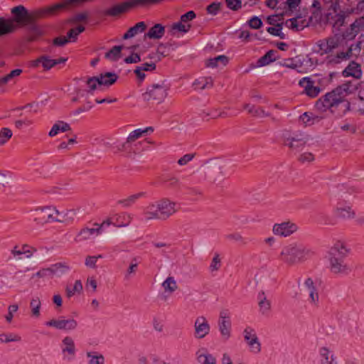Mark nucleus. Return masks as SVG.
<instances>
[{"label":"nucleus","mask_w":364,"mask_h":364,"mask_svg":"<svg viewBox=\"0 0 364 364\" xmlns=\"http://www.w3.org/2000/svg\"><path fill=\"white\" fill-rule=\"evenodd\" d=\"M314 252L306 246L296 242L284 246L278 259L287 266H294L310 259Z\"/></svg>","instance_id":"obj_1"},{"label":"nucleus","mask_w":364,"mask_h":364,"mask_svg":"<svg viewBox=\"0 0 364 364\" xmlns=\"http://www.w3.org/2000/svg\"><path fill=\"white\" fill-rule=\"evenodd\" d=\"M349 87L344 84L326 93L316 102V107L321 111H326L341 105L345 109H349L350 103L345 100Z\"/></svg>","instance_id":"obj_2"},{"label":"nucleus","mask_w":364,"mask_h":364,"mask_svg":"<svg viewBox=\"0 0 364 364\" xmlns=\"http://www.w3.org/2000/svg\"><path fill=\"white\" fill-rule=\"evenodd\" d=\"M149 131L153 132V128L149 127L146 129H137L129 134L126 141L122 144L117 146V151L124 153L125 156L129 159H134L139 154V146L141 142H136V140L143 135L148 133Z\"/></svg>","instance_id":"obj_3"},{"label":"nucleus","mask_w":364,"mask_h":364,"mask_svg":"<svg viewBox=\"0 0 364 364\" xmlns=\"http://www.w3.org/2000/svg\"><path fill=\"white\" fill-rule=\"evenodd\" d=\"M61 215L62 213L55 206L49 205L39 207L34 210L33 221L38 225L57 222L58 216Z\"/></svg>","instance_id":"obj_4"},{"label":"nucleus","mask_w":364,"mask_h":364,"mask_svg":"<svg viewBox=\"0 0 364 364\" xmlns=\"http://www.w3.org/2000/svg\"><path fill=\"white\" fill-rule=\"evenodd\" d=\"M308 141V136L302 132L286 133L284 134V144L292 151L298 152L302 150Z\"/></svg>","instance_id":"obj_5"},{"label":"nucleus","mask_w":364,"mask_h":364,"mask_svg":"<svg viewBox=\"0 0 364 364\" xmlns=\"http://www.w3.org/2000/svg\"><path fill=\"white\" fill-rule=\"evenodd\" d=\"M168 89V86L164 82L161 84H153L147 87L146 92L143 95L144 99L161 103L167 97Z\"/></svg>","instance_id":"obj_6"},{"label":"nucleus","mask_w":364,"mask_h":364,"mask_svg":"<svg viewBox=\"0 0 364 364\" xmlns=\"http://www.w3.org/2000/svg\"><path fill=\"white\" fill-rule=\"evenodd\" d=\"M303 290L306 295L308 304L313 308H318L320 299L318 289L311 278H307L304 281Z\"/></svg>","instance_id":"obj_7"},{"label":"nucleus","mask_w":364,"mask_h":364,"mask_svg":"<svg viewBox=\"0 0 364 364\" xmlns=\"http://www.w3.org/2000/svg\"><path fill=\"white\" fill-rule=\"evenodd\" d=\"M244 340L250 348V351L255 355L262 350L261 343L257 336L255 330L251 326H247L243 331Z\"/></svg>","instance_id":"obj_8"},{"label":"nucleus","mask_w":364,"mask_h":364,"mask_svg":"<svg viewBox=\"0 0 364 364\" xmlns=\"http://www.w3.org/2000/svg\"><path fill=\"white\" fill-rule=\"evenodd\" d=\"M298 229L299 227L295 223L287 220L275 223L272 227V232L277 236L287 237L295 233Z\"/></svg>","instance_id":"obj_9"},{"label":"nucleus","mask_w":364,"mask_h":364,"mask_svg":"<svg viewBox=\"0 0 364 364\" xmlns=\"http://www.w3.org/2000/svg\"><path fill=\"white\" fill-rule=\"evenodd\" d=\"M46 325L58 330L73 331L77 328L78 323L73 318H65L63 316H60L58 318H53L47 321Z\"/></svg>","instance_id":"obj_10"},{"label":"nucleus","mask_w":364,"mask_h":364,"mask_svg":"<svg viewBox=\"0 0 364 364\" xmlns=\"http://www.w3.org/2000/svg\"><path fill=\"white\" fill-rule=\"evenodd\" d=\"M156 202L161 219L166 220L177 211L176 202L169 198H163Z\"/></svg>","instance_id":"obj_11"},{"label":"nucleus","mask_w":364,"mask_h":364,"mask_svg":"<svg viewBox=\"0 0 364 364\" xmlns=\"http://www.w3.org/2000/svg\"><path fill=\"white\" fill-rule=\"evenodd\" d=\"M60 349L63 358L68 361L72 360L77 351L73 338L70 336L64 337L61 341Z\"/></svg>","instance_id":"obj_12"},{"label":"nucleus","mask_w":364,"mask_h":364,"mask_svg":"<svg viewBox=\"0 0 364 364\" xmlns=\"http://www.w3.org/2000/svg\"><path fill=\"white\" fill-rule=\"evenodd\" d=\"M210 329V325L205 316H200L196 318L194 323V335L196 338H205L209 333Z\"/></svg>","instance_id":"obj_13"},{"label":"nucleus","mask_w":364,"mask_h":364,"mask_svg":"<svg viewBox=\"0 0 364 364\" xmlns=\"http://www.w3.org/2000/svg\"><path fill=\"white\" fill-rule=\"evenodd\" d=\"M344 258L338 257H330V269L334 274H347L350 271V267L344 262Z\"/></svg>","instance_id":"obj_14"},{"label":"nucleus","mask_w":364,"mask_h":364,"mask_svg":"<svg viewBox=\"0 0 364 364\" xmlns=\"http://www.w3.org/2000/svg\"><path fill=\"white\" fill-rule=\"evenodd\" d=\"M299 85L304 88V92L310 97H316L321 92V88L315 85V82L309 77L301 79Z\"/></svg>","instance_id":"obj_15"},{"label":"nucleus","mask_w":364,"mask_h":364,"mask_svg":"<svg viewBox=\"0 0 364 364\" xmlns=\"http://www.w3.org/2000/svg\"><path fill=\"white\" fill-rule=\"evenodd\" d=\"M40 65H42L45 70H49L56 65V61L50 56L44 55L31 63V66L34 68H38Z\"/></svg>","instance_id":"obj_16"},{"label":"nucleus","mask_w":364,"mask_h":364,"mask_svg":"<svg viewBox=\"0 0 364 364\" xmlns=\"http://www.w3.org/2000/svg\"><path fill=\"white\" fill-rule=\"evenodd\" d=\"M326 17L328 21L332 23L333 27L340 28L343 25L345 21V14L340 8L338 11H329Z\"/></svg>","instance_id":"obj_17"},{"label":"nucleus","mask_w":364,"mask_h":364,"mask_svg":"<svg viewBox=\"0 0 364 364\" xmlns=\"http://www.w3.org/2000/svg\"><path fill=\"white\" fill-rule=\"evenodd\" d=\"M16 28L17 26L13 20L0 16V37L13 33Z\"/></svg>","instance_id":"obj_18"},{"label":"nucleus","mask_w":364,"mask_h":364,"mask_svg":"<svg viewBox=\"0 0 364 364\" xmlns=\"http://www.w3.org/2000/svg\"><path fill=\"white\" fill-rule=\"evenodd\" d=\"M257 299L259 313L263 316H268L272 309V303L267 299L264 291L259 292Z\"/></svg>","instance_id":"obj_19"},{"label":"nucleus","mask_w":364,"mask_h":364,"mask_svg":"<svg viewBox=\"0 0 364 364\" xmlns=\"http://www.w3.org/2000/svg\"><path fill=\"white\" fill-rule=\"evenodd\" d=\"M228 64V57L225 55H220L217 57L209 58L205 60V65L207 68L222 69Z\"/></svg>","instance_id":"obj_20"},{"label":"nucleus","mask_w":364,"mask_h":364,"mask_svg":"<svg viewBox=\"0 0 364 364\" xmlns=\"http://www.w3.org/2000/svg\"><path fill=\"white\" fill-rule=\"evenodd\" d=\"M343 75L345 77L351 76L359 79L362 75L360 65L355 61L350 62L348 65L343 71Z\"/></svg>","instance_id":"obj_21"},{"label":"nucleus","mask_w":364,"mask_h":364,"mask_svg":"<svg viewBox=\"0 0 364 364\" xmlns=\"http://www.w3.org/2000/svg\"><path fill=\"white\" fill-rule=\"evenodd\" d=\"M50 267L51 277H60L67 274L70 270V264L66 262H57L52 264Z\"/></svg>","instance_id":"obj_22"},{"label":"nucleus","mask_w":364,"mask_h":364,"mask_svg":"<svg viewBox=\"0 0 364 364\" xmlns=\"http://www.w3.org/2000/svg\"><path fill=\"white\" fill-rule=\"evenodd\" d=\"M213 85V80L210 77H200L196 79L192 83V87L195 90H203L211 88Z\"/></svg>","instance_id":"obj_23"},{"label":"nucleus","mask_w":364,"mask_h":364,"mask_svg":"<svg viewBox=\"0 0 364 364\" xmlns=\"http://www.w3.org/2000/svg\"><path fill=\"white\" fill-rule=\"evenodd\" d=\"M144 215L146 220L161 219L156 201L150 203L145 208L144 210Z\"/></svg>","instance_id":"obj_24"},{"label":"nucleus","mask_w":364,"mask_h":364,"mask_svg":"<svg viewBox=\"0 0 364 364\" xmlns=\"http://www.w3.org/2000/svg\"><path fill=\"white\" fill-rule=\"evenodd\" d=\"M165 33V27L161 23H156L144 35V38L150 39H160Z\"/></svg>","instance_id":"obj_25"},{"label":"nucleus","mask_w":364,"mask_h":364,"mask_svg":"<svg viewBox=\"0 0 364 364\" xmlns=\"http://www.w3.org/2000/svg\"><path fill=\"white\" fill-rule=\"evenodd\" d=\"M101 234V228H82L77 234L76 240L84 241L89 240L92 235H99Z\"/></svg>","instance_id":"obj_26"},{"label":"nucleus","mask_w":364,"mask_h":364,"mask_svg":"<svg viewBox=\"0 0 364 364\" xmlns=\"http://www.w3.org/2000/svg\"><path fill=\"white\" fill-rule=\"evenodd\" d=\"M100 86L104 85L109 87L113 85L118 79V75L115 73L106 72L101 73L99 76Z\"/></svg>","instance_id":"obj_27"},{"label":"nucleus","mask_w":364,"mask_h":364,"mask_svg":"<svg viewBox=\"0 0 364 364\" xmlns=\"http://www.w3.org/2000/svg\"><path fill=\"white\" fill-rule=\"evenodd\" d=\"M71 130L70 125L64 121H58L55 122L48 133V136L53 137L56 136L60 132H65Z\"/></svg>","instance_id":"obj_28"},{"label":"nucleus","mask_w":364,"mask_h":364,"mask_svg":"<svg viewBox=\"0 0 364 364\" xmlns=\"http://www.w3.org/2000/svg\"><path fill=\"white\" fill-rule=\"evenodd\" d=\"M348 252V251L346 247L343 242H337L331 249L330 257H338L340 258H345L347 256Z\"/></svg>","instance_id":"obj_29"},{"label":"nucleus","mask_w":364,"mask_h":364,"mask_svg":"<svg viewBox=\"0 0 364 364\" xmlns=\"http://www.w3.org/2000/svg\"><path fill=\"white\" fill-rule=\"evenodd\" d=\"M87 359V364H105V356L97 351L90 350L85 353Z\"/></svg>","instance_id":"obj_30"},{"label":"nucleus","mask_w":364,"mask_h":364,"mask_svg":"<svg viewBox=\"0 0 364 364\" xmlns=\"http://www.w3.org/2000/svg\"><path fill=\"white\" fill-rule=\"evenodd\" d=\"M114 219V225L117 228H124L127 227L132 221V216L130 214L124 213L120 215H116L113 217Z\"/></svg>","instance_id":"obj_31"},{"label":"nucleus","mask_w":364,"mask_h":364,"mask_svg":"<svg viewBox=\"0 0 364 364\" xmlns=\"http://www.w3.org/2000/svg\"><path fill=\"white\" fill-rule=\"evenodd\" d=\"M323 117L316 115L312 112H304L300 116V120L305 124V126H311L314 124L318 123Z\"/></svg>","instance_id":"obj_32"},{"label":"nucleus","mask_w":364,"mask_h":364,"mask_svg":"<svg viewBox=\"0 0 364 364\" xmlns=\"http://www.w3.org/2000/svg\"><path fill=\"white\" fill-rule=\"evenodd\" d=\"M146 26L144 21H141L137 23L133 27H131L127 33H125L123 36L124 39L131 38L135 36L136 34L139 33H142L145 31Z\"/></svg>","instance_id":"obj_33"},{"label":"nucleus","mask_w":364,"mask_h":364,"mask_svg":"<svg viewBox=\"0 0 364 364\" xmlns=\"http://www.w3.org/2000/svg\"><path fill=\"white\" fill-rule=\"evenodd\" d=\"M245 110L253 117H269V114L266 112L262 108L257 107L253 105L246 104L244 106Z\"/></svg>","instance_id":"obj_34"},{"label":"nucleus","mask_w":364,"mask_h":364,"mask_svg":"<svg viewBox=\"0 0 364 364\" xmlns=\"http://www.w3.org/2000/svg\"><path fill=\"white\" fill-rule=\"evenodd\" d=\"M82 284L80 280H76L73 287L67 285L65 287V294L68 299H70L75 294H80L82 291Z\"/></svg>","instance_id":"obj_35"},{"label":"nucleus","mask_w":364,"mask_h":364,"mask_svg":"<svg viewBox=\"0 0 364 364\" xmlns=\"http://www.w3.org/2000/svg\"><path fill=\"white\" fill-rule=\"evenodd\" d=\"M62 213L61 215L58 216V223H65V224H70L72 223L75 218L76 216V211L75 210H67L65 212H60Z\"/></svg>","instance_id":"obj_36"},{"label":"nucleus","mask_w":364,"mask_h":364,"mask_svg":"<svg viewBox=\"0 0 364 364\" xmlns=\"http://www.w3.org/2000/svg\"><path fill=\"white\" fill-rule=\"evenodd\" d=\"M336 213L338 217L343 219H352L355 216V211L350 206L337 208Z\"/></svg>","instance_id":"obj_37"},{"label":"nucleus","mask_w":364,"mask_h":364,"mask_svg":"<svg viewBox=\"0 0 364 364\" xmlns=\"http://www.w3.org/2000/svg\"><path fill=\"white\" fill-rule=\"evenodd\" d=\"M41 307V301L38 296L33 297L30 301V308L31 316L38 318L41 316L40 309Z\"/></svg>","instance_id":"obj_38"},{"label":"nucleus","mask_w":364,"mask_h":364,"mask_svg":"<svg viewBox=\"0 0 364 364\" xmlns=\"http://www.w3.org/2000/svg\"><path fill=\"white\" fill-rule=\"evenodd\" d=\"M277 52L276 50H269L265 55L258 60V65L259 66H264L274 61L277 59Z\"/></svg>","instance_id":"obj_39"},{"label":"nucleus","mask_w":364,"mask_h":364,"mask_svg":"<svg viewBox=\"0 0 364 364\" xmlns=\"http://www.w3.org/2000/svg\"><path fill=\"white\" fill-rule=\"evenodd\" d=\"M145 195L144 192H140L138 193L133 194L129 196L128 198L120 200L118 201V203L122 205L124 208H128L133 205L139 198L143 197Z\"/></svg>","instance_id":"obj_40"},{"label":"nucleus","mask_w":364,"mask_h":364,"mask_svg":"<svg viewBox=\"0 0 364 364\" xmlns=\"http://www.w3.org/2000/svg\"><path fill=\"white\" fill-rule=\"evenodd\" d=\"M122 46H115L109 51L105 53V58L112 60L116 61L121 57V51L122 49Z\"/></svg>","instance_id":"obj_41"},{"label":"nucleus","mask_w":364,"mask_h":364,"mask_svg":"<svg viewBox=\"0 0 364 364\" xmlns=\"http://www.w3.org/2000/svg\"><path fill=\"white\" fill-rule=\"evenodd\" d=\"M162 287L166 292L173 293L177 289V284L172 277H168L163 283Z\"/></svg>","instance_id":"obj_42"},{"label":"nucleus","mask_w":364,"mask_h":364,"mask_svg":"<svg viewBox=\"0 0 364 364\" xmlns=\"http://www.w3.org/2000/svg\"><path fill=\"white\" fill-rule=\"evenodd\" d=\"M319 354L321 357V364H331L333 358V355H330V351L328 348L322 347L319 350Z\"/></svg>","instance_id":"obj_43"},{"label":"nucleus","mask_w":364,"mask_h":364,"mask_svg":"<svg viewBox=\"0 0 364 364\" xmlns=\"http://www.w3.org/2000/svg\"><path fill=\"white\" fill-rule=\"evenodd\" d=\"M360 44V42H358L355 44H352L350 46L348 50L346 52V56L348 60L353 57H357L359 55L361 50Z\"/></svg>","instance_id":"obj_44"},{"label":"nucleus","mask_w":364,"mask_h":364,"mask_svg":"<svg viewBox=\"0 0 364 364\" xmlns=\"http://www.w3.org/2000/svg\"><path fill=\"white\" fill-rule=\"evenodd\" d=\"M228 317V312L226 310H223L220 314L218 321V326L221 333L224 336L228 334V328L226 326V318Z\"/></svg>","instance_id":"obj_45"},{"label":"nucleus","mask_w":364,"mask_h":364,"mask_svg":"<svg viewBox=\"0 0 364 364\" xmlns=\"http://www.w3.org/2000/svg\"><path fill=\"white\" fill-rule=\"evenodd\" d=\"M139 261L137 257H133L131 261L128 269L125 273V279H129L133 274H134L137 270Z\"/></svg>","instance_id":"obj_46"},{"label":"nucleus","mask_w":364,"mask_h":364,"mask_svg":"<svg viewBox=\"0 0 364 364\" xmlns=\"http://www.w3.org/2000/svg\"><path fill=\"white\" fill-rule=\"evenodd\" d=\"M85 31V27L83 26H78L76 28L70 29L66 38H68L69 42H75L77 40V36Z\"/></svg>","instance_id":"obj_47"},{"label":"nucleus","mask_w":364,"mask_h":364,"mask_svg":"<svg viewBox=\"0 0 364 364\" xmlns=\"http://www.w3.org/2000/svg\"><path fill=\"white\" fill-rule=\"evenodd\" d=\"M198 361L202 364H215V358L209 353H198Z\"/></svg>","instance_id":"obj_48"},{"label":"nucleus","mask_w":364,"mask_h":364,"mask_svg":"<svg viewBox=\"0 0 364 364\" xmlns=\"http://www.w3.org/2000/svg\"><path fill=\"white\" fill-rule=\"evenodd\" d=\"M190 28V24H186L180 21L179 22L175 23L172 25L171 32L172 34H174V31H177L185 33L189 31Z\"/></svg>","instance_id":"obj_49"},{"label":"nucleus","mask_w":364,"mask_h":364,"mask_svg":"<svg viewBox=\"0 0 364 364\" xmlns=\"http://www.w3.org/2000/svg\"><path fill=\"white\" fill-rule=\"evenodd\" d=\"M164 183H166L170 188H176L180 185L179 178L175 176L168 175L163 179Z\"/></svg>","instance_id":"obj_50"},{"label":"nucleus","mask_w":364,"mask_h":364,"mask_svg":"<svg viewBox=\"0 0 364 364\" xmlns=\"http://www.w3.org/2000/svg\"><path fill=\"white\" fill-rule=\"evenodd\" d=\"M12 131L6 127L0 130V146L5 144L12 136Z\"/></svg>","instance_id":"obj_51"},{"label":"nucleus","mask_w":364,"mask_h":364,"mask_svg":"<svg viewBox=\"0 0 364 364\" xmlns=\"http://www.w3.org/2000/svg\"><path fill=\"white\" fill-rule=\"evenodd\" d=\"M282 23H277L274 27H268L267 31L271 35L278 36L281 39L285 38V34L282 33Z\"/></svg>","instance_id":"obj_52"},{"label":"nucleus","mask_w":364,"mask_h":364,"mask_svg":"<svg viewBox=\"0 0 364 364\" xmlns=\"http://www.w3.org/2000/svg\"><path fill=\"white\" fill-rule=\"evenodd\" d=\"M297 160L301 164L311 163L315 160V155L312 152L305 151L299 155Z\"/></svg>","instance_id":"obj_53"},{"label":"nucleus","mask_w":364,"mask_h":364,"mask_svg":"<svg viewBox=\"0 0 364 364\" xmlns=\"http://www.w3.org/2000/svg\"><path fill=\"white\" fill-rule=\"evenodd\" d=\"M21 341V338L20 336L16 334H6L2 333L0 334V342L1 343H9V342H18Z\"/></svg>","instance_id":"obj_54"},{"label":"nucleus","mask_w":364,"mask_h":364,"mask_svg":"<svg viewBox=\"0 0 364 364\" xmlns=\"http://www.w3.org/2000/svg\"><path fill=\"white\" fill-rule=\"evenodd\" d=\"M316 47L318 48V49L316 50V51L317 53H319L321 55H323L331 52L328 48L326 38L318 41L316 43Z\"/></svg>","instance_id":"obj_55"},{"label":"nucleus","mask_w":364,"mask_h":364,"mask_svg":"<svg viewBox=\"0 0 364 364\" xmlns=\"http://www.w3.org/2000/svg\"><path fill=\"white\" fill-rule=\"evenodd\" d=\"M168 53L169 48L167 45L161 43L158 46L156 49V54L158 55L159 60H161V58L168 55Z\"/></svg>","instance_id":"obj_56"},{"label":"nucleus","mask_w":364,"mask_h":364,"mask_svg":"<svg viewBox=\"0 0 364 364\" xmlns=\"http://www.w3.org/2000/svg\"><path fill=\"white\" fill-rule=\"evenodd\" d=\"M324 4L328 8V11H338L339 10V1L341 0H323Z\"/></svg>","instance_id":"obj_57"},{"label":"nucleus","mask_w":364,"mask_h":364,"mask_svg":"<svg viewBox=\"0 0 364 364\" xmlns=\"http://www.w3.org/2000/svg\"><path fill=\"white\" fill-rule=\"evenodd\" d=\"M286 25L287 27L294 31H299L301 29H303V28L304 27V26L300 25L299 23L298 19L296 18L287 20L286 21Z\"/></svg>","instance_id":"obj_58"},{"label":"nucleus","mask_w":364,"mask_h":364,"mask_svg":"<svg viewBox=\"0 0 364 364\" xmlns=\"http://www.w3.org/2000/svg\"><path fill=\"white\" fill-rule=\"evenodd\" d=\"M229 238L241 245H245L247 244V240L240 232H234L229 235Z\"/></svg>","instance_id":"obj_59"},{"label":"nucleus","mask_w":364,"mask_h":364,"mask_svg":"<svg viewBox=\"0 0 364 364\" xmlns=\"http://www.w3.org/2000/svg\"><path fill=\"white\" fill-rule=\"evenodd\" d=\"M358 32V29L356 28L353 30V24H351L350 27L343 33V36L346 40H353L355 38Z\"/></svg>","instance_id":"obj_60"},{"label":"nucleus","mask_w":364,"mask_h":364,"mask_svg":"<svg viewBox=\"0 0 364 364\" xmlns=\"http://www.w3.org/2000/svg\"><path fill=\"white\" fill-rule=\"evenodd\" d=\"M87 85L89 87V92H92L97 89V85H100L99 77H92L87 79Z\"/></svg>","instance_id":"obj_61"},{"label":"nucleus","mask_w":364,"mask_h":364,"mask_svg":"<svg viewBox=\"0 0 364 364\" xmlns=\"http://www.w3.org/2000/svg\"><path fill=\"white\" fill-rule=\"evenodd\" d=\"M23 254L26 255V258L29 259L33 256V254L36 252V249L30 246L28 244H23L21 246Z\"/></svg>","instance_id":"obj_62"},{"label":"nucleus","mask_w":364,"mask_h":364,"mask_svg":"<svg viewBox=\"0 0 364 364\" xmlns=\"http://www.w3.org/2000/svg\"><path fill=\"white\" fill-rule=\"evenodd\" d=\"M25 26H28V29L36 36H41L43 33L42 29L40 28L38 25L36 23V21H32L31 23H26Z\"/></svg>","instance_id":"obj_63"},{"label":"nucleus","mask_w":364,"mask_h":364,"mask_svg":"<svg viewBox=\"0 0 364 364\" xmlns=\"http://www.w3.org/2000/svg\"><path fill=\"white\" fill-rule=\"evenodd\" d=\"M330 51L336 48L339 45V37L333 36L326 38Z\"/></svg>","instance_id":"obj_64"}]
</instances>
